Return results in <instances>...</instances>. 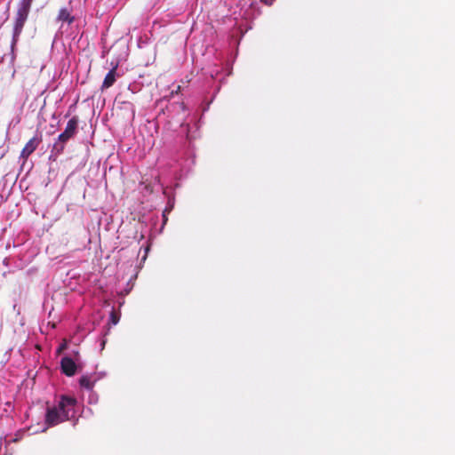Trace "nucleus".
Returning a JSON list of instances; mask_svg holds the SVG:
<instances>
[{
  "instance_id": "nucleus-1",
  "label": "nucleus",
  "mask_w": 455,
  "mask_h": 455,
  "mask_svg": "<svg viewBox=\"0 0 455 455\" xmlns=\"http://www.w3.org/2000/svg\"><path fill=\"white\" fill-rule=\"evenodd\" d=\"M76 400L73 397L63 395L56 406L48 408L45 415V422L49 426H56L70 417V411H74Z\"/></svg>"
},
{
  "instance_id": "nucleus-2",
  "label": "nucleus",
  "mask_w": 455,
  "mask_h": 455,
  "mask_svg": "<svg viewBox=\"0 0 455 455\" xmlns=\"http://www.w3.org/2000/svg\"><path fill=\"white\" fill-rule=\"evenodd\" d=\"M79 119L75 116L67 124L63 132H61L57 141L53 144L52 153L59 156L63 153L66 143L72 139L77 132Z\"/></svg>"
},
{
  "instance_id": "nucleus-3",
  "label": "nucleus",
  "mask_w": 455,
  "mask_h": 455,
  "mask_svg": "<svg viewBox=\"0 0 455 455\" xmlns=\"http://www.w3.org/2000/svg\"><path fill=\"white\" fill-rule=\"evenodd\" d=\"M33 0H21L17 10L15 24L13 28V40L16 41L20 35L24 24L28 19Z\"/></svg>"
},
{
  "instance_id": "nucleus-4",
  "label": "nucleus",
  "mask_w": 455,
  "mask_h": 455,
  "mask_svg": "<svg viewBox=\"0 0 455 455\" xmlns=\"http://www.w3.org/2000/svg\"><path fill=\"white\" fill-rule=\"evenodd\" d=\"M41 142V137L34 136L33 138H31L22 148L20 153V158L27 160L29 157V156L37 148Z\"/></svg>"
},
{
  "instance_id": "nucleus-5",
  "label": "nucleus",
  "mask_w": 455,
  "mask_h": 455,
  "mask_svg": "<svg viewBox=\"0 0 455 455\" xmlns=\"http://www.w3.org/2000/svg\"><path fill=\"white\" fill-rule=\"evenodd\" d=\"M60 368L62 373L68 377L74 376L76 372V364L74 360L68 356L61 358Z\"/></svg>"
},
{
  "instance_id": "nucleus-6",
  "label": "nucleus",
  "mask_w": 455,
  "mask_h": 455,
  "mask_svg": "<svg viewBox=\"0 0 455 455\" xmlns=\"http://www.w3.org/2000/svg\"><path fill=\"white\" fill-rule=\"evenodd\" d=\"M116 69H117V65H116L115 67H113L109 72L106 75L104 80H103V83H102V85H101V90H106V89H108L109 87H111L116 80Z\"/></svg>"
},
{
  "instance_id": "nucleus-7",
  "label": "nucleus",
  "mask_w": 455,
  "mask_h": 455,
  "mask_svg": "<svg viewBox=\"0 0 455 455\" xmlns=\"http://www.w3.org/2000/svg\"><path fill=\"white\" fill-rule=\"evenodd\" d=\"M57 20L72 24L75 21V17L71 14V11L64 7L59 11Z\"/></svg>"
},
{
  "instance_id": "nucleus-8",
  "label": "nucleus",
  "mask_w": 455,
  "mask_h": 455,
  "mask_svg": "<svg viewBox=\"0 0 455 455\" xmlns=\"http://www.w3.org/2000/svg\"><path fill=\"white\" fill-rule=\"evenodd\" d=\"M80 386L87 390H92L94 387L95 379L92 376L84 375L79 380Z\"/></svg>"
},
{
  "instance_id": "nucleus-9",
  "label": "nucleus",
  "mask_w": 455,
  "mask_h": 455,
  "mask_svg": "<svg viewBox=\"0 0 455 455\" xmlns=\"http://www.w3.org/2000/svg\"><path fill=\"white\" fill-rule=\"evenodd\" d=\"M119 315L116 314L115 310H112L110 314V321L113 324H116L119 322Z\"/></svg>"
},
{
  "instance_id": "nucleus-10",
  "label": "nucleus",
  "mask_w": 455,
  "mask_h": 455,
  "mask_svg": "<svg viewBox=\"0 0 455 455\" xmlns=\"http://www.w3.org/2000/svg\"><path fill=\"white\" fill-rule=\"evenodd\" d=\"M67 347L66 344H62L60 346V347L58 348V353H60L63 349H65Z\"/></svg>"
},
{
  "instance_id": "nucleus-11",
  "label": "nucleus",
  "mask_w": 455,
  "mask_h": 455,
  "mask_svg": "<svg viewBox=\"0 0 455 455\" xmlns=\"http://www.w3.org/2000/svg\"><path fill=\"white\" fill-rule=\"evenodd\" d=\"M266 4L271 5L275 0H261Z\"/></svg>"
}]
</instances>
